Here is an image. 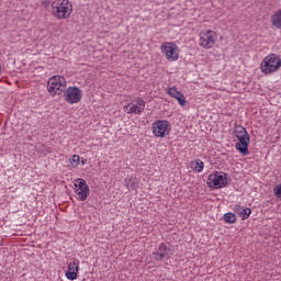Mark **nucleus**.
Instances as JSON below:
<instances>
[{
    "label": "nucleus",
    "instance_id": "nucleus-21",
    "mask_svg": "<svg viewBox=\"0 0 281 281\" xmlns=\"http://www.w3.org/2000/svg\"><path fill=\"white\" fill-rule=\"evenodd\" d=\"M168 95H170L171 98H176V95L180 94L181 92H179L177 90V88H169L167 91Z\"/></svg>",
    "mask_w": 281,
    "mask_h": 281
},
{
    "label": "nucleus",
    "instance_id": "nucleus-18",
    "mask_svg": "<svg viewBox=\"0 0 281 281\" xmlns=\"http://www.w3.org/2000/svg\"><path fill=\"white\" fill-rule=\"evenodd\" d=\"M204 168H205V164L202 160L196 159L193 170H195V172H203Z\"/></svg>",
    "mask_w": 281,
    "mask_h": 281
},
{
    "label": "nucleus",
    "instance_id": "nucleus-8",
    "mask_svg": "<svg viewBox=\"0 0 281 281\" xmlns=\"http://www.w3.org/2000/svg\"><path fill=\"white\" fill-rule=\"evenodd\" d=\"M146 109V101L136 97L127 105L123 108L124 113L128 115H142Z\"/></svg>",
    "mask_w": 281,
    "mask_h": 281
},
{
    "label": "nucleus",
    "instance_id": "nucleus-17",
    "mask_svg": "<svg viewBox=\"0 0 281 281\" xmlns=\"http://www.w3.org/2000/svg\"><path fill=\"white\" fill-rule=\"evenodd\" d=\"M239 216L241 221H247L249 216H251V209L245 207L240 213Z\"/></svg>",
    "mask_w": 281,
    "mask_h": 281
},
{
    "label": "nucleus",
    "instance_id": "nucleus-19",
    "mask_svg": "<svg viewBox=\"0 0 281 281\" xmlns=\"http://www.w3.org/2000/svg\"><path fill=\"white\" fill-rule=\"evenodd\" d=\"M175 100H177L178 104H180V106H186V95H183V93H179L178 95L173 97Z\"/></svg>",
    "mask_w": 281,
    "mask_h": 281
},
{
    "label": "nucleus",
    "instance_id": "nucleus-6",
    "mask_svg": "<svg viewBox=\"0 0 281 281\" xmlns=\"http://www.w3.org/2000/svg\"><path fill=\"white\" fill-rule=\"evenodd\" d=\"M218 38V34L216 31L204 30L199 34V45L203 47V49H212L214 45H216V41Z\"/></svg>",
    "mask_w": 281,
    "mask_h": 281
},
{
    "label": "nucleus",
    "instance_id": "nucleus-2",
    "mask_svg": "<svg viewBox=\"0 0 281 281\" xmlns=\"http://www.w3.org/2000/svg\"><path fill=\"white\" fill-rule=\"evenodd\" d=\"M234 135L238 139V143L235 145L236 150L241 155H249V143L251 142V138L249 137L247 128L241 125H237L234 130Z\"/></svg>",
    "mask_w": 281,
    "mask_h": 281
},
{
    "label": "nucleus",
    "instance_id": "nucleus-11",
    "mask_svg": "<svg viewBox=\"0 0 281 281\" xmlns=\"http://www.w3.org/2000/svg\"><path fill=\"white\" fill-rule=\"evenodd\" d=\"M75 192L78 201H87L89 198V186L85 179L78 178L75 180Z\"/></svg>",
    "mask_w": 281,
    "mask_h": 281
},
{
    "label": "nucleus",
    "instance_id": "nucleus-10",
    "mask_svg": "<svg viewBox=\"0 0 281 281\" xmlns=\"http://www.w3.org/2000/svg\"><path fill=\"white\" fill-rule=\"evenodd\" d=\"M65 102L68 104H78L82 100V90L79 87H68L64 93Z\"/></svg>",
    "mask_w": 281,
    "mask_h": 281
},
{
    "label": "nucleus",
    "instance_id": "nucleus-15",
    "mask_svg": "<svg viewBox=\"0 0 281 281\" xmlns=\"http://www.w3.org/2000/svg\"><path fill=\"white\" fill-rule=\"evenodd\" d=\"M124 186L130 192H133V190H137L138 188L137 178H134V177L126 178L124 180Z\"/></svg>",
    "mask_w": 281,
    "mask_h": 281
},
{
    "label": "nucleus",
    "instance_id": "nucleus-5",
    "mask_svg": "<svg viewBox=\"0 0 281 281\" xmlns=\"http://www.w3.org/2000/svg\"><path fill=\"white\" fill-rule=\"evenodd\" d=\"M206 183L209 188L218 190V188H227L229 186V179H227V173L217 171L209 176Z\"/></svg>",
    "mask_w": 281,
    "mask_h": 281
},
{
    "label": "nucleus",
    "instance_id": "nucleus-20",
    "mask_svg": "<svg viewBox=\"0 0 281 281\" xmlns=\"http://www.w3.org/2000/svg\"><path fill=\"white\" fill-rule=\"evenodd\" d=\"M69 161L72 168H77V166L80 164V156L74 155Z\"/></svg>",
    "mask_w": 281,
    "mask_h": 281
},
{
    "label": "nucleus",
    "instance_id": "nucleus-7",
    "mask_svg": "<svg viewBox=\"0 0 281 281\" xmlns=\"http://www.w3.org/2000/svg\"><path fill=\"white\" fill-rule=\"evenodd\" d=\"M161 54L169 60V63H177L179 60V46L172 42H165L160 46Z\"/></svg>",
    "mask_w": 281,
    "mask_h": 281
},
{
    "label": "nucleus",
    "instance_id": "nucleus-4",
    "mask_svg": "<svg viewBox=\"0 0 281 281\" xmlns=\"http://www.w3.org/2000/svg\"><path fill=\"white\" fill-rule=\"evenodd\" d=\"M66 88H67V79H65V77L56 75L48 79L47 91L52 95L54 97L60 95V93H63V91H65Z\"/></svg>",
    "mask_w": 281,
    "mask_h": 281
},
{
    "label": "nucleus",
    "instance_id": "nucleus-16",
    "mask_svg": "<svg viewBox=\"0 0 281 281\" xmlns=\"http://www.w3.org/2000/svg\"><path fill=\"white\" fill-rule=\"evenodd\" d=\"M224 221H225V223H228V224L236 223V221H237L236 214H234L232 212L224 214Z\"/></svg>",
    "mask_w": 281,
    "mask_h": 281
},
{
    "label": "nucleus",
    "instance_id": "nucleus-9",
    "mask_svg": "<svg viewBox=\"0 0 281 281\" xmlns=\"http://www.w3.org/2000/svg\"><path fill=\"white\" fill-rule=\"evenodd\" d=\"M151 131L155 137H167L172 131V125L167 120H158L151 124Z\"/></svg>",
    "mask_w": 281,
    "mask_h": 281
},
{
    "label": "nucleus",
    "instance_id": "nucleus-13",
    "mask_svg": "<svg viewBox=\"0 0 281 281\" xmlns=\"http://www.w3.org/2000/svg\"><path fill=\"white\" fill-rule=\"evenodd\" d=\"M170 256H172V250L170 249V247L166 246V244H161L158 247L157 252L155 254L156 260H161V261L168 260Z\"/></svg>",
    "mask_w": 281,
    "mask_h": 281
},
{
    "label": "nucleus",
    "instance_id": "nucleus-14",
    "mask_svg": "<svg viewBox=\"0 0 281 281\" xmlns=\"http://www.w3.org/2000/svg\"><path fill=\"white\" fill-rule=\"evenodd\" d=\"M271 25L272 27H276L277 30H281V9L276 11L271 18Z\"/></svg>",
    "mask_w": 281,
    "mask_h": 281
},
{
    "label": "nucleus",
    "instance_id": "nucleus-22",
    "mask_svg": "<svg viewBox=\"0 0 281 281\" xmlns=\"http://www.w3.org/2000/svg\"><path fill=\"white\" fill-rule=\"evenodd\" d=\"M243 210H245V207L240 206V205H235L234 206V212H236V214H239L243 212Z\"/></svg>",
    "mask_w": 281,
    "mask_h": 281
},
{
    "label": "nucleus",
    "instance_id": "nucleus-1",
    "mask_svg": "<svg viewBox=\"0 0 281 281\" xmlns=\"http://www.w3.org/2000/svg\"><path fill=\"white\" fill-rule=\"evenodd\" d=\"M74 13V3L70 0H54L50 2V14L58 21H65Z\"/></svg>",
    "mask_w": 281,
    "mask_h": 281
},
{
    "label": "nucleus",
    "instance_id": "nucleus-3",
    "mask_svg": "<svg viewBox=\"0 0 281 281\" xmlns=\"http://www.w3.org/2000/svg\"><path fill=\"white\" fill-rule=\"evenodd\" d=\"M281 68V58L277 54H270L263 58L260 64V71L265 76H271L280 71Z\"/></svg>",
    "mask_w": 281,
    "mask_h": 281
},
{
    "label": "nucleus",
    "instance_id": "nucleus-12",
    "mask_svg": "<svg viewBox=\"0 0 281 281\" xmlns=\"http://www.w3.org/2000/svg\"><path fill=\"white\" fill-rule=\"evenodd\" d=\"M80 270V260L75 259L68 265V270L65 273L67 280H76L78 278V271Z\"/></svg>",
    "mask_w": 281,
    "mask_h": 281
}]
</instances>
